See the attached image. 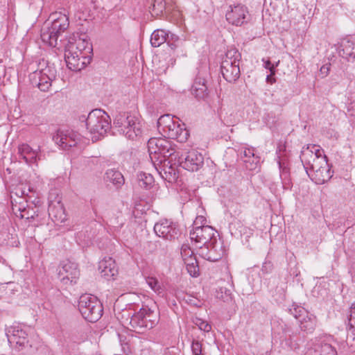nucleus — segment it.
<instances>
[{
  "label": "nucleus",
  "mask_w": 355,
  "mask_h": 355,
  "mask_svg": "<svg viewBox=\"0 0 355 355\" xmlns=\"http://www.w3.org/2000/svg\"><path fill=\"white\" fill-rule=\"evenodd\" d=\"M80 121H85L86 128L92 136L93 141L104 137L111 128V119L109 115L101 109L91 111L87 116L83 115Z\"/></svg>",
  "instance_id": "1"
},
{
  "label": "nucleus",
  "mask_w": 355,
  "mask_h": 355,
  "mask_svg": "<svg viewBox=\"0 0 355 355\" xmlns=\"http://www.w3.org/2000/svg\"><path fill=\"white\" fill-rule=\"evenodd\" d=\"M157 130L164 137L175 139L180 143L185 142L189 136L185 125L171 114H164L159 118Z\"/></svg>",
  "instance_id": "2"
},
{
  "label": "nucleus",
  "mask_w": 355,
  "mask_h": 355,
  "mask_svg": "<svg viewBox=\"0 0 355 355\" xmlns=\"http://www.w3.org/2000/svg\"><path fill=\"white\" fill-rule=\"evenodd\" d=\"M49 18L51 20V26L42 29L41 39L44 43L54 47L58 37L68 29L69 20L68 15L58 12L51 14Z\"/></svg>",
  "instance_id": "3"
},
{
  "label": "nucleus",
  "mask_w": 355,
  "mask_h": 355,
  "mask_svg": "<svg viewBox=\"0 0 355 355\" xmlns=\"http://www.w3.org/2000/svg\"><path fill=\"white\" fill-rule=\"evenodd\" d=\"M113 124L120 134L125 135L129 139H136L141 135L143 132L141 122L135 116L118 114Z\"/></svg>",
  "instance_id": "4"
},
{
  "label": "nucleus",
  "mask_w": 355,
  "mask_h": 355,
  "mask_svg": "<svg viewBox=\"0 0 355 355\" xmlns=\"http://www.w3.org/2000/svg\"><path fill=\"white\" fill-rule=\"evenodd\" d=\"M78 309L83 317L90 322L98 321L103 315V305L97 297L84 294L80 297Z\"/></svg>",
  "instance_id": "5"
},
{
  "label": "nucleus",
  "mask_w": 355,
  "mask_h": 355,
  "mask_svg": "<svg viewBox=\"0 0 355 355\" xmlns=\"http://www.w3.org/2000/svg\"><path fill=\"white\" fill-rule=\"evenodd\" d=\"M241 57V53L234 48L226 51L221 62L220 71L223 78L229 83H234L240 77Z\"/></svg>",
  "instance_id": "6"
},
{
  "label": "nucleus",
  "mask_w": 355,
  "mask_h": 355,
  "mask_svg": "<svg viewBox=\"0 0 355 355\" xmlns=\"http://www.w3.org/2000/svg\"><path fill=\"white\" fill-rule=\"evenodd\" d=\"M158 321L159 313L156 309L144 306L131 317L130 324L135 331H143L154 327Z\"/></svg>",
  "instance_id": "7"
},
{
  "label": "nucleus",
  "mask_w": 355,
  "mask_h": 355,
  "mask_svg": "<svg viewBox=\"0 0 355 355\" xmlns=\"http://www.w3.org/2000/svg\"><path fill=\"white\" fill-rule=\"evenodd\" d=\"M300 159L306 173L307 170L318 168V166L324 165L327 161L323 149L315 144H309L304 147L301 151Z\"/></svg>",
  "instance_id": "8"
},
{
  "label": "nucleus",
  "mask_w": 355,
  "mask_h": 355,
  "mask_svg": "<svg viewBox=\"0 0 355 355\" xmlns=\"http://www.w3.org/2000/svg\"><path fill=\"white\" fill-rule=\"evenodd\" d=\"M205 220L202 216H198L193 223V227L190 231V239L196 243L202 244L205 246L208 243L217 238L216 232L214 228L209 225H199Z\"/></svg>",
  "instance_id": "9"
},
{
  "label": "nucleus",
  "mask_w": 355,
  "mask_h": 355,
  "mask_svg": "<svg viewBox=\"0 0 355 355\" xmlns=\"http://www.w3.org/2000/svg\"><path fill=\"white\" fill-rule=\"evenodd\" d=\"M29 327L21 324H13L6 329V335L12 347H23L28 344V330Z\"/></svg>",
  "instance_id": "10"
},
{
  "label": "nucleus",
  "mask_w": 355,
  "mask_h": 355,
  "mask_svg": "<svg viewBox=\"0 0 355 355\" xmlns=\"http://www.w3.org/2000/svg\"><path fill=\"white\" fill-rule=\"evenodd\" d=\"M49 215L55 223H63L67 220V215L62 198L56 191H51L49 195Z\"/></svg>",
  "instance_id": "11"
},
{
  "label": "nucleus",
  "mask_w": 355,
  "mask_h": 355,
  "mask_svg": "<svg viewBox=\"0 0 355 355\" xmlns=\"http://www.w3.org/2000/svg\"><path fill=\"white\" fill-rule=\"evenodd\" d=\"M199 248L200 255L205 259L213 262L221 259L225 252L223 243L217 238H214L208 244Z\"/></svg>",
  "instance_id": "12"
},
{
  "label": "nucleus",
  "mask_w": 355,
  "mask_h": 355,
  "mask_svg": "<svg viewBox=\"0 0 355 355\" xmlns=\"http://www.w3.org/2000/svg\"><path fill=\"white\" fill-rule=\"evenodd\" d=\"M53 140L62 149L68 150L80 144L83 137L73 130H58L53 137Z\"/></svg>",
  "instance_id": "13"
},
{
  "label": "nucleus",
  "mask_w": 355,
  "mask_h": 355,
  "mask_svg": "<svg viewBox=\"0 0 355 355\" xmlns=\"http://www.w3.org/2000/svg\"><path fill=\"white\" fill-rule=\"evenodd\" d=\"M150 155L160 154L164 157H171L175 153V149L170 141L163 138H150L148 141Z\"/></svg>",
  "instance_id": "14"
},
{
  "label": "nucleus",
  "mask_w": 355,
  "mask_h": 355,
  "mask_svg": "<svg viewBox=\"0 0 355 355\" xmlns=\"http://www.w3.org/2000/svg\"><path fill=\"white\" fill-rule=\"evenodd\" d=\"M79 275L80 271L77 264L69 261H64L58 272L60 280L65 286L76 283Z\"/></svg>",
  "instance_id": "15"
},
{
  "label": "nucleus",
  "mask_w": 355,
  "mask_h": 355,
  "mask_svg": "<svg viewBox=\"0 0 355 355\" xmlns=\"http://www.w3.org/2000/svg\"><path fill=\"white\" fill-rule=\"evenodd\" d=\"M180 166L189 171H197L204 164V157L196 150H191L179 158Z\"/></svg>",
  "instance_id": "16"
},
{
  "label": "nucleus",
  "mask_w": 355,
  "mask_h": 355,
  "mask_svg": "<svg viewBox=\"0 0 355 355\" xmlns=\"http://www.w3.org/2000/svg\"><path fill=\"white\" fill-rule=\"evenodd\" d=\"M154 232L159 237L172 240L177 237L178 229L176 224L168 219H161L154 225Z\"/></svg>",
  "instance_id": "17"
},
{
  "label": "nucleus",
  "mask_w": 355,
  "mask_h": 355,
  "mask_svg": "<svg viewBox=\"0 0 355 355\" xmlns=\"http://www.w3.org/2000/svg\"><path fill=\"white\" fill-rule=\"evenodd\" d=\"M248 14L247 7L242 4L231 5L226 12L227 21L235 26H241L246 21Z\"/></svg>",
  "instance_id": "18"
},
{
  "label": "nucleus",
  "mask_w": 355,
  "mask_h": 355,
  "mask_svg": "<svg viewBox=\"0 0 355 355\" xmlns=\"http://www.w3.org/2000/svg\"><path fill=\"white\" fill-rule=\"evenodd\" d=\"M318 168H313L311 171L307 170V175L317 184H322L329 181L333 176L334 172L331 170L327 161L324 165H320Z\"/></svg>",
  "instance_id": "19"
},
{
  "label": "nucleus",
  "mask_w": 355,
  "mask_h": 355,
  "mask_svg": "<svg viewBox=\"0 0 355 355\" xmlns=\"http://www.w3.org/2000/svg\"><path fill=\"white\" fill-rule=\"evenodd\" d=\"M75 47H66L64 52V59L67 66L69 69L74 71H80L85 67L87 60H83L81 55L74 51Z\"/></svg>",
  "instance_id": "20"
},
{
  "label": "nucleus",
  "mask_w": 355,
  "mask_h": 355,
  "mask_svg": "<svg viewBox=\"0 0 355 355\" xmlns=\"http://www.w3.org/2000/svg\"><path fill=\"white\" fill-rule=\"evenodd\" d=\"M12 209L17 216L27 220L34 219L35 216H38L39 212L38 208L28 206L26 201L15 200Z\"/></svg>",
  "instance_id": "21"
},
{
  "label": "nucleus",
  "mask_w": 355,
  "mask_h": 355,
  "mask_svg": "<svg viewBox=\"0 0 355 355\" xmlns=\"http://www.w3.org/2000/svg\"><path fill=\"white\" fill-rule=\"evenodd\" d=\"M254 151V148L247 146H242L238 150L245 168L250 171L255 170L260 160V157L255 154Z\"/></svg>",
  "instance_id": "22"
},
{
  "label": "nucleus",
  "mask_w": 355,
  "mask_h": 355,
  "mask_svg": "<svg viewBox=\"0 0 355 355\" xmlns=\"http://www.w3.org/2000/svg\"><path fill=\"white\" fill-rule=\"evenodd\" d=\"M34 193L35 191L30 184L21 183L17 185L10 192L12 208L15 200L26 201L27 202L28 199L32 197L29 194Z\"/></svg>",
  "instance_id": "23"
},
{
  "label": "nucleus",
  "mask_w": 355,
  "mask_h": 355,
  "mask_svg": "<svg viewBox=\"0 0 355 355\" xmlns=\"http://www.w3.org/2000/svg\"><path fill=\"white\" fill-rule=\"evenodd\" d=\"M98 270L101 275L107 279L113 278L118 273V268L115 261L110 257H104L99 262Z\"/></svg>",
  "instance_id": "24"
},
{
  "label": "nucleus",
  "mask_w": 355,
  "mask_h": 355,
  "mask_svg": "<svg viewBox=\"0 0 355 355\" xmlns=\"http://www.w3.org/2000/svg\"><path fill=\"white\" fill-rule=\"evenodd\" d=\"M69 48L75 47L74 51L79 53L89 62V55L92 52V44L87 38H79L75 43H70L67 45Z\"/></svg>",
  "instance_id": "25"
},
{
  "label": "nucleus",
  "mask_w": 355,
  "mask_h": 355,
  "mask_svg": "<svg viewBox=\"0 0 355 355\" xmlns=\"http://www.w3.org/2000/svg\"><path fill=\"white\" fill-rule=\"evenodd\" d=\"M33 150L29 145L23 144L18 148V152L20 157L28 164H32L37 162V159H40L38 155V150Z\"/></svg>",
  "instance_id": "26"
},
{
  "label": "nucleus",
  "mask_w": 355,
  "mask_h": 355,
  "mask_svg": "<svg viewBox=\"0 0 355 355\" xmlns=\"http://www.w3.org/2000/svg\"><path fill=\"white\" fill-rule=\"evenodd\" d=\"M347 343L355 347V303H352L347 315Z\"/></svg>",
  "instance_id": "27"
},
{
  "label": "nucleus",
  "mask_w": 355,
  "mask_h": 355,
  "mask_svg": "<svg viewBox=\"0 0 355 355\" xmlns=\"http://www.w3.org/2000/svg\"><path fill=\"white\" fill-rule=\"evenodd\" d=\"M206 79L198 75L192 85L191 93L198 99H204L207 95V86Z\"/></svg>",
  "instance_id": "28"
},
{
  "label": "nucleus",
  "mask_w": 355,
  "mask_h": 355,
  "mask_svg": "<svg viewBox=\"0 0 355 355\" xmlns=\"http://www.w3.org/2000/svg\"><path fill=\"white\" fill-rule=\"evenodd\" d=\"M31 84L38 87L42 92H47L51 86L53 80L42 75L41 73H33L30 75Z\"/></svg>",
  "instance_id": "29"
},
{
  "label": "nucleus",
  "mask_w": 355,
  "mask_h": 355,
  "mask_svg": "<svg viewBox=\"0 0 355 355\" xmlns=\"http://www.w3.org/2000/svg\"><path fill=\"white\" fill-rule=\"evenodd\" d=\"M339 55L348 61L355 60V43L349 40L341 42Z\"/></svg>",
  "instance_id": "30"
},
{
  "label": "nucleus",
  "mask_w": 355,
  "mask_h": 355,
  "mask_svg": "<svg viewBox=\"0 0 355 355\" xmlns=\"http://www.w3.org/2000/svg\"><path fill=\"white\" fill-rule=\"evenodd\" d=\"M104 179L119 189L124 184V178L121 173L115 169H108L105 173Z\"/></svg>",
  "instance_id": "31"
},
{
  "label": "nucleus",
  "mask_w": 355,
  "mask_h": 355,
  "mask_svg": "<svg viewBox=\"0 0 355 355\" xmlns=\"http://www.w3.org/2000/svg\"><path fill=\"white\" fill-rule=\"evenodd\" d=\"M299 322L300 329L306 333L313 332L317 324L316 317L309 313L305 317L300 319Z\"/></svg>",
  "instance_id": "32"
},
{
  "label": "nucleus",
  "mask_w": 355,
  "mask_h": 355,
  "mask_svg": "<svg viewBox=\"0 0 355 355\" xmlns=\"http://www.w3.org/2000/svg\"><path fill=\"white\" fill-rule=\"evenodd\" d=\"M313 355H337V352L331 345L321 342L314 345Z\"/></svg>",
  "instance_id": "33"
},
{
  "label": "nucleus",
  "mask_w": 355,
  "mask_h": 355,
  "mask_svg": "<svg viewBox=\"0 0 355 355\" xmlns=\"http://www.w3.org/2000/svg\"><path fill=\"white\" fill-rule=\"evenodd\" d=\"M168 33L163 29H157L153 31L150 37V44L154 47H159L167 41Z\"/></svg>",
  "instance_id": "34"
},
{
  "label": "nucleus",
  "mask_w": 355,
  "mask_h": 355,
  "mask_svg": "<svg viewBox=\"0 0 355 355\" xmlns=\"http://www.w3.org/2000/svg\"><path fill=\"white\" fill-rule=\"evenodd\" d=\"M279 167L280 170V178L282 180V182L283 184V187L285 189H288L291 186V181L289 178V171L286 166L285 162H282L281 161H278Z\"/></svg>",
  "instance_id": "35"
},
{
  "label": "nucleus",
  "mask_w": 355,
  "mask_h": 355,
  "mask_svg": "<svg viewBox=\"0 0 355 355\" xmlns=\"http://www.w3.org/2000/svg\"><path fill=\"white\" fill-rule=\"evenodd\" d=\"M139 184L141 187L149 189L154 183L153 176L150 173L140 172L137 175Z\"/></svg>",
  "instance_id": "36"
},
{
  "label": "nucleus",
  "mask_w": 355,
  "mask_h": 355,
  "mask_svg": "<svg viewBox=\"0 0 355 355\" xmlns=\"http://www.w3.org/2000/svg\"><path fill=\"white\" fill-rule=\"evenodd\" d=\"M168 164L169 162H168L167 164H164V165L163 166L164 174H162V175L163 178L171 182L176 180V179L178 178V175L175 166Z\"/></svg>",
  "instance_id": "37"
},
{
  "label": "nucleus",
  "mask_w": 355,
  "mask_h": 355,
  "mask_svg": "<svg viewBox=\"0 0 355 355\" xmlns=\"http://www.w3.org/2000/svg\"><path fill=\"white\" fill-rule=\"evenodd\" d=\"M46 65L45 68H41L39 70L34 71L33 73H41L42 75L47 76L48 78L55 80L56 77V69L53 65L49 64L45 60H42L40 62V65Z\"/></svg>",
  "instance_id": "38"
},
{
  "label": "nucleus",
  "mask_w": 355,
  "mask_h": 355,
  "mask_svg": "<svg viewBox=\"0 0 355 355\" xmlns=\"http://www.w3.org/2000/svg\"><path fill=\"white\" fill-rule=\"evenodd\" d=\"M146 282L155 293L159 295H163L164 288L156 277L148 276L146 277Z\"/></svg>",
  "instance_id": "39"
},
{
  "label": "nucleus",
  "mask_w": 355,
  "mask_h": 355,
  "mask_svg": "<svg viewBox=\"0 0 355 355\" xmlns=\"http://www.w3.org/2000/svg\"><path fill=\"white\" fill-rule=\"evenodd\" d=\"M289 312L299 321L300 319H302L303 317H305L306 314L309 313L308 311L304 307L297 305L295 303L293 304L291 307L289 309Z\"/></svg>",
  "instance_id": "40"
},
{
  "label": "nucleus",
  "mask_w": 355,
  "mask_h": 355,
  "mask_svg": "<svg viewBox=\"0 0 355 355\" xmlns=\"http://www.w3.org/2000/svg\"><path fill=\"white\" fill-rule=\"evenodd\" d=\"M152 11L155 15L162 13L165 8V2L164 0H153L151 4Z\"/></svg>",
  "instance_id": "41"
},
{
  "label": "nucleus",
  "mask_w": 355,
  "mask_h": 355,
  "mask_svg": "<svg viewBox=\"0 0 355 355\" xmlns=\"http://www.w3.org/2000/svg\"><path fill=\"white\" fill-rule=\"evenodd\" d=\"M6 288L5 292L6 294L11 296L15 295L16 293L19 292L20 286L18 284H16L15 282H8L6 283Z\"/></svg>",
  "instance_id": "42"
},
{
  "label": "nucleus",
  "mask_w": 355,
  "mask_h": 355,
  "mask_svg": "<svg viewBox=\"0 0 355 355\" xmlns=\"http://www.w3.org/2000/svg\"><path fill=\"white\" fill-rule=\"evenodd\" d=\"M195 324L198 327V328L201 331H203L205 332H209L211 329V324L202 319L196 318Z\"/></svg>",
  "instance_id": "43"
},
{
  "label": "nucleus",
  "mask_w": 355,
  "mask_h": 355,
  "mask_svg": "<svg viewBox=\"0 0 355 355\" xmlns=\"http://www.w3.org/2000/svg\"><path fill=\"white\" fill-rule=\"evenodd\" d=\"M194 255L193 250L188 245H182L181 248V256L183 261L186 259H189Z\"/></svg>",
  "instance_id": "44"
},
{
  "label": "nucleus",
  "mask_w": 355,
  "mask_h": 355,
  "mask_svg": "<svg viewBox=\"0 0 355 355\" xmlns=\"http://www.w3.org/2000/svg\"><path fill=\"white\" fill-rule=\"evenodd\" d=\"M191 351L193 355L202 354V343L193 340L191 343Z\"/></svg>",
  "instance_id": "45"
},
{
  "label": "nucleus",
  "mask_w": 355,
  "mask_h": 355,
  "mask_svg": "<svg viewBox=\"0 0 355 355\" xmlns=\"http://www.w3.org/2000/svg\"><path fill=\"white\" fill-rule=\"evenodd\" d=\"M187 270L191 277H198L199 275V267L198 263L187 266Z\"/></svg>",
  "instance_id": "46"
},
{
  "label": "nucleus",
  "mask_w": 355,
  "mask_h": 355,
  "mask_svg": "<svg viewBox=\"0 0 355 355\" xmlns=\"http://www.w3.org/2000/svg\"><path fill=\"white\" fill-rule=\"evenodd\" d=\"M286 150V146L284 144H279L277 146V154L279 158V161L282 162H284V159L283 158V153Z\"/></svg>",
  "instance_id": "47"
},
{
  "label": "nucleus",
  "mask_w": 355,
  "mask_h": 355,
  "mask_svg": "<svg viewBox=\"0 0 355 355\" xmlns=\"http://www.w3.org/2000/svg\"><path fill=\"white\" fill-rule=\"evenodd\" d=\"M263 61L264 62L263 66L266 69H268L270 71H271V70L275 71V66L273 64H272L270 60L265 61L264 60H263Z\"/></svg>",
  "instance_id": "48"
},
{
  "label": "nucleus",
  "mask_w": 355,
  "mask_h": 355,
  "mask_svg": "<svg viewBox=\"0 0 355 355\" xmlns=\"http://www.w3.org/2000/svg\"><path fill=\"white\" fill-rule=\"evenodd\" d=\"M270 73L266 76V82L270 84H273L275 83V78L273 77V76L275 73V71H270Z\"/></svg>",
  "instance_id": "49"
},
{
  "label": "nucleus",
  "mask_w": 355,
  "mask_h": 355,
  "mask_svg": "<svg viewBox=\"0 0 355 355\" xmlns=\"http://www.w3.org/2000/svg\"><path fill=\"white\" fill-rule=\"evenodd\" d=\"M184 264L186 265V267L187 266H189L190 264L193 265L194 263H198L195 255H193V257H190L189 259H186L185 260H184Z\"/></svg>",
  "instance_id": "50"
},
{
  "label": "nucleus",
  "mask_w": 355,
  "mask_h": 355,
  "mask_svg": "<svg viewBox=\"0 0 355 355\" xmlns=\"http://www.w3.org/2000/svg\"><path fill=\"white\" fill-rule=\"evenodd\" d=\"M329 71V67L327 65H323L321 68H320V71L322 73L324 74L325 76L327 75L328 72Z\"/></svg>",
  "instance_id": "51"
},
{
  "label": "nucleus",
  "mask_w": 355,
  "mask_h": 355,
  "mask_svg": "<svg viewBox=\"0 0 355 355\" xmlns=\"http://www.w3.org/2000/svg\"><path fill=\"white\" fill-rule=\"evenodd\" d=\"M225 120L227 121V123H232V113L230 114V116H225Z\"/></svg>",
  "instance_id": "52"
},
{
  "label": "nucleus",
  "mask_w": 355,
  "mask_h": 355,
  "mask_svg": "<svg viewBox=\"0 0 355 355\" xmlns=\"http://www.w3.org/2000/svg\"><path fill=\"white\" fill-rule=\"evenodd\" d=\"M285 288H286V284L282 283V286H280V289H279V291L282 293V294H284Z\"/></svg>",
  "instance_id": "53"
},
{
  "label": "nucleus",
  "mask_w": 355,
  "mask_h": 355,
  "mask_svg": "<svg viewBox=\"0 0 355 355\" xmlns=\"http://www.w3.org/2000/svg\"><path fill=\"white\" fill-rule=\"evenodd\" d=\"M352 278L353 282H355V268H354L353 270H352Z\"/></svg>",
  "instance_id": "54"
},
{
  "label": "nucleus",
  "mask_w": 355,
  "mask_h": 355,
  "mask_svg": "<svg viewBox=\"0 0 355 355\" xmlns=\"http://www.w3.org/2000/svg\"><path fill=\"white\" fill-rule=\"evenodd\" d=\"M277 280H278V278H277V277H274V278H272L270 281H272V283L274 284V283H275L276 282H277Z\"/></svg>",
  "instance_id": "55"
}]
</instances>
